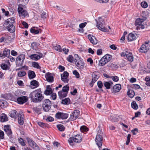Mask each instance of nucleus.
<instances>
[{
    "label": "nucleus",
    "instance_id": "1",
    "mask_svg": "<svg viewBox=\"0 0 150 150\" xmlns=\"http://www.w3.org/2000/svg\"><path fill=\"white\" fill-rule=\"evenodd\" d=\"M29 97L33 102L35 103L40 101L44 98L41 93L37 90L32 92L29 95Z\"/></svg>",
    "mask_w": 150,
    "mask_h": 150
},
{
    "label": "nucleus",
    "instance_id": "2",
    "mask_svg": "<svg viewBox=\"0 0 150 150\" xmlns=\"http://www.w3.org/2000/svg\"><path fill=\"white\" fill-rule=\"evenodd\" d=\"M83 137L82 135L77 134L75 136L70 137L68 140L69 144L71 146H73L74 145V142L80 143L82 140Z\"/></svg>",
    "mask_w": 150,
    "mask_h": 150
},
{
    "label": "nucleus",
    "instance_id": "3",
    "mask_svg": "<svg viewBox=\"0 0 150 150\" xmlns=\"http://www.w3.org/2000/svg\"><path fill=\"white\" fill-rule=\"evenodd\" d=\"M103 134V132L101 130L99 129L98 130V132L96 136L95 142L96 144L98 147H100L102 145V141L103 140V137L101 134Z\"/></svg>",
    "mask_w": 150,
    "mask_h": 150
},
{
    "label": "nucleus",
    "instance_id": "4",
    "mask_svg": "<svg viewBox=\"0 0 150 150\" xmlns=\"http://www.w3.org/2000/svg\"><path fill=\"white\" fill-rule=\"evenodd\" d=\"M121 56L123 57L126 56L127 60L130 62L133 60V56L132 53L129 51L127 49H126L123 51L121 54Z\"/></svg>",
    "mask_w": 150,
    "mask_h": 150
},
{
    "label": "nucleus",
    "instance_id": "5",
    "mask_svg": "<svg viewBox=\"0 0 150 150\" xmlns=\"http://www.w3.org/2000/svg\"><path fill=\"white\" fill-rule=\"evenodd\" d=\"M52 104L51 102L49 99H46L44 100L42 105V108L45 112H48L50 109Z\"/></svg>",
    "mask_w": 150,
    "mask_h": 150
},
{
    "label": "nucleus",
    "instance_id": "6",
    "mask_svg": "<svg viewBox=\"0 0 150 150\" xmlns=\"http://www.w3.org/2000/svg\"><path fill=\"white\" fill-rule=\"evenodd\" d=\"M111 56L109 54H106L99 61V65L103 66L108 62L111 59Z\"/></svg>",
    "mask_w": 150,
    "mask_h": 150
},
{
    "label": "nucleus",
    "instance_id": "7",
    "mask_svg": "<svg viewBox=\"0 0 150 150\" xmlns=\"http://www.w3.org/2000/svg\"><path fill=\"white\" fill-rule=\"evenodd\" d=\"M103 20L101 18H99L98 20L97 21L96 26L98 27L99 29L100 30L104 32H108V30L107 28L104 27L102 25V22Z\"/></svg>",
    "mask_w": 150,
    "mask_h": 150
},
{
    "label": "nucleus",
    "instance_id": "8",
    "mask_svg": "<svg viewBox=\"0 0 150 150\" xmlns=\"http://www.w3.org/2000/svg\"><path fill=\"white\" fill-rule=\"evenodd\" d=\"M25 59V55L24 54H21L19 55L16 59V65L18 67L22 66Z\"/></svg>",
    "mask_w": 150,
    "mask_h": 150
},
{
    "label": "nucleus",
    "instance_id": "9",
    "mask_svg": "<svg viewBox=\"0 0 150 150\" xmlns=\"http://www.w3.org/2000/svg\"><path fill=\"white\" fill-rule=\"evenodd\" d=\"M74 61L76 66L79 69H83L84 64L82 59L81 58L75 59Z\"/></svg>",
    "mask_w": 150,
    "mask_h": 150
},
{
    "label": "nucleus",
    "instance_id": "10",
    "mask_svg": "<svg viewBox=\"0 0 150 150\" xmlns=\"http://www.w3.org/2000/svg\"><path fill=\"white\" fill-rule=\"evenodd\" d=\"M18 11L21 17L24 18L28 16V14L27 11L21 7L20 6H18Z\"/></svg>",
    "mask_w": 150,
    "mask_h": 150
},
{
    "label": "nucleus",
    "instance_id": "11",
    "mask_svg": "<svg viewBox=\"0 0 150 150\" xmlns=\"http://www.w3.org/2000/svg\"><path fill=\"white\" fill-rule=\"evenodd\" d=\"M29 145L35 150H40V148L37 144L33 140L29 138H26Z\"/></svg>",
    "mask_w": 150,
    "mask_h": 150
},
{
    "label": "nucleus",
    "instance_id": "12",
    "mask_svg": "<svg viewBox=\"0 0 150 150\" xmlns=\"http://www.w3.org/2000/svg\"><path fill=\"white\" fill-rule=\"evenodd\" d=\"M68 117V114L64 113L59 112H58L55 115V117L56 118L59 119H66Z\"/></svg>",
    "mask_w": 150,
    "mask_h": 150
},
{
    "label": "nucleus",
    "instance_id": "13",
    "mask_svg": "<svg viewBox=\"0 0 150 150\" xmlns=\"http://www.w3.org/2000/svg\"><path fill=\"white\" fill-rule=\"evenodd\" d=\"M80 115V112L79 110H76L74 111L72 113L70 117V119L71 120H76L79 116Z\"/></svg>",
    "mask_w": 150,
    "mask_h": 150
},
{
    "label": "nucleus",
    "instance_id": "14",
    "mask_svg": "<svg viewBox=\"0 0 150 150\" xmlns=\"http://www.w3.org/2000/svg\"><path fill=\"white\" fill-rule=\"evenodd\" d=\"M42 54L41 53H38V54H30L29 55V57L34 60H38L40 59L42 56Z\"/></svg>",
    "mask_w": 150,
    "mask_h": 150
},
{
    "label": "nucleus",
    "instance_id": "15",
    "mask_svg": "<svg viewBox=\"0 0 150 150\" xmlns=\"http://www.w3.org/2000/svg\"><path fill=\"white\" fill-rule=\"evenodd\" d=\"M149 49V45L148 43L143 44L141 47L139 51L141 52H146Z\"/></svg>",
    "mask_w": 150,
    "mask_h": 150
},
{
    "label": "nucleus",
    "instance_id": "16",
    "mask_svg": "<svg viewBox=\"0 0 150 150\" xmlns=\"http://www.w3.org/2000/svg\"><path fill=\"white\" fill-rule=\"evenodd\" d=\"M28 100V98L27 96H23L18 98L17 100L18 103L22 104L26 102Z\"/></svg>",
    "mask_w": 150,
    "mask_h": 150
},
{
    "label": "nucleus",
    "instance_id": "17",
    "mask_svg": "<svg viewBox=\"0 0 150 150\" xmlns=\"http://www.w3.org/2000/svg\"><path fill=\"white\" fill-rule=\"evenodd\" d=\"M68 76L69 73L67 71H64L61 74V79L64 82L67 83L69 81Z\"/></svg>",
    "mask_w": 150,
    "mask_h": 150
},
{
    "label": "nucleus",
    "instance_id": "18",
    "mask_svg": "<svg viewBox=\"0 0 150 150\" xmlns=\"http://www.w3.org/2000/svg\"><path fill=\"white\" fill-rule=\"evenodd\" d=\"M137 37V35L135 33H130L128 35L127 39L129 41H132L136 39Z\"/></svg>",
    "mask_w": 150,
    "mask_h": 150
},
{
    "label": "nucleus",
    "instance_id": "19",
    "mask_svg": "<svg viewBox=\"0 0 150 150\" xmlns=\"http://www.w3.org/2000/svg\"><path fill=\"white\" fill-rule=\"evenodd\" d=\"M88 37L91 42L92 44L96 45L98 43V40L95 37L91 35H88Z\"/></svg>",
    "mask_w": 150,
    "mask_h": 150
},
{
    "label": "nucleus",
    "instance_id": "20",
    "mask_svg": "<svg viewBox=\"0 0 150 150\" xmlns=\"http://www.w3.org/2000/svg\"><path fill=\"white\" fill-rule=\"evenodd\" d=\"M30 31L31 33L33 34H37L39 33H41L42 30L40 29H38L37 27H33L31 28Z\"/></svg>",
    "mask_w": 150,
    "mask_h": 150
},
{
    "label": "nucleus",
    "instance_id": "21",
    "mask_svg": "<svg viewBox=\"0 0 150 150\" xmlns=\"http://www.w3.org/2000/svg\"><path fill=\"white\" fill-rule=\"evenodd\" d=\"M24 115L23 114H20L18 115V122L21 125H23L24 123Z\"/></svg>",
    "mask_w": 150,
    "mask_h": 150
},
{
    "label": "nucleus",
    "instance_id": "22",
    "mask_svg": "<svg viewBox=\"0 0 150 150\" xmlns=\"http://www.w3.org/2000/svg\"><path fill=\"white\" fill-rule=\"evenodd\" d=\"M121 88V86L120 84H117L113 87V91L115 93L119 92Z\"/></svg>",
    "mask_w": 150,
    "mask_h": 150
},
{
    "label": "nucleus",
    "instance_id": "23",
    "mask_svg": "<svg viewBox=\"0 0 150 150\" xmlns=\"http://www.w3.org/2000/svg\"><path fill=\"white\" fill-rule=\"evenodd\" d=\"M45 78L49 82H52L53 81V77L51 75V74L47 73L45 75Z\"/></svg>",
    "mask_w": 150,
    "mask_h": 150
},
{
    "label": "nucleus",
    "instance_id": "24",
    "mask_svg": "<svg viewBox=\"0 0 150 150\" xmlns=\"http://www.w3.org/2000/svg\"><path fill=\"white\" fill-rule=\"evenodd\" d=\"M8 31L11 33H13L15 31V28L13 24L8 25L7 26Z\"/></svg>",
    "mask_w": 150,
    "mask_h": 150
},
{
    "label": "nucleus",
    "instance_id": "25",
    "mask_svg": "<svg viewBox=\"0 0 150 150\" xmlns=\"http://www.w3.org/2000/svg\"><path fill=\"white\" fill-rule=\"evenodd\" d=\"M52 91L50 86L48 85L46 88V89L44 91V93L46 95H49L52 93Z\"/></svg>",
    "mask_w": 150,
    "mask_h": 150
},
{
    "label": "nucleus",
    "instance_id": "26",
    "mask_svg": "<svg viewBox=\"0 0 150 150\" xmlns=\"http://www.w3.org/2000/svg\"><path fill=\"white\" fill-rule=\"evenodd\" d=\"M28 75L30 79H32L34 78L36 75L34 71L31 70H29L28 71Z\"/></svg>",
    "mask_w": 150,
    "mask_h": 150
},
{
    "label": "nucleus",
    "instance_id": "27",
    "mask_svg": "<svg viewBox=\"0 0 150 150\" xmlns=\"http://www.w3.org/2000/svg\"><path fill=\"white\" fill-rule=\"evenodd\" d=\"M0 120L1 122H4L8 121L7 116L4 114H2L0 116Z\"/></svg>",
    "mask_w": 150,
    "mask_h": 150
},
{
    "label": "nucleus",
    "instance_id": "28",
    "mask_svg": "<svg viewBox=\"0 0 150 150\" xmlns=\"http://www.w3.org/2000/svg\"><path fill=\"white\" fill-rule=\"evenodd\" d=\"M17 112L16 110H12L10 112V116L12 118H16L17 117Z\"/></svg>",
    "mask_w": 150,
    "mask_h": 150
},
{
    "label": "nucleus",
    "instance_id": "29",
    "mask_svg": "<svg viewBox=\"0 0 150 150\" xmlns=\"http://www.w3.org/2000/svg\"><path fill=\"white\" fill-rule=\"evenodd\" d=\"M6 22V24L7 25L13 24L15 22V19L13 17H12L7 19Z\"/></svg>",
    "mask_w": 150,
    "mask_h": 150
},
{
    "label": "nucleus",
    "instance_id": "30",
    "mask_svg": "<svg viewBox=\"0 0 150 150\" xmlns=\"http://www.w3.org/2000/svg\"><path fill=\"white\" fill-rule=\"evenodd\" d=\"M60 98H62L66 97L67 95V93L65 92L62 91H59L58 93Z\"/></svg>",
    "mask_w": 150,
    "mask_h": 150
},
{
    "label": "nucleus",
    "instance_id": "31",
    "mask_svg": "<svg viewBox=\"0 0 150 150\" xmlns=\"http://www.w3.org/2000/svg\"><path fill=\"white\" fill-rule=\"evenodd\" d=\"M144 19L138 18L137 19L135 22V25L136 26L142 24V23L144 21Z\"/></svg>",
    "mask_w": 150,
    "mask_h": 150
},
{
    "label": "nucleus",
    "instance_id": "32",
    "mask_svg": "<svg viewBox=\"0 0 150 150\" xmlns=\"http://www.w3.org/2000/svg\"><path fill=\"white\" fill-rule=\"evenodd\" d=\"M31 87L32 86H34L33 88H36L39 86V83L36 80H33L31 82Z\"/></svg>",
    "mask_w": 150,
    "mask_h": 150
},
{
    "label": "nucleus",
    "instance_id": "33",
    "mask_svg": "<svg viewBox=\"0 0 150 150\" xmlns=\"http://www.w3.org/2000/svg\"><path fill=\"white\" fill-rule=\"evenodd\" d=\"M10 53V50L6 48L4 49L2 54L3 57H8L9 56Z\"/></svg>",
    "mask_w": 150,
    "mask_h": 150
},
{
    "label": "nucleus",
    "instance_id": "34",
    "mask_svg": "<svg viewBox=\"0 0 150 150\" xmlns=\"http://www.w3.org/2000/svg\"><path fill=\"white\" fill-rule=\"evenodd\" d=\"M127 95L131 98H132L134 96V91L131 90H129L127 93Z\"/></svg>",
    "mask_w": 150,
    "mask_h": 150
},
{
    "label": "nucleus",
    "instance_id": "35",
    "mask_svg": "<svg viewBox=\"0 0 150 150\" xmlns=\"http://www.w3.org/2000/svg\"><path fill=\"white\" fill-rule=\"evenodd\" d=\"M18 1L20 4L19 6H21L22 5H24L27 4L28 1V0H19Z\"/></svg>",
    "mask_w": 150,
    "mask_h": 150
},
{
    "label": "nucleus",
    "instance_id": "36",
    "mask_svg": "<svg viewBox=\"0 0 150 150\" xmlns=\"http://www.w3.org/2000/svg\"><path fill=\"white\" fill-rule=\"evenodd\" d=\"M131 106L132 108L135 110H137L138 108L137 105L135 101H133L132 103Z\"/></svg>",
    "mask_w": 150,
    "mask_h": 150
},
{
    "label": "nucleus",
    "instance_id": "37",
    "mask_svg": "<svg viewBox=\"0 0 150 150\" xmlns=\"http://www.w3.org/2000/svg\"><path fill=\"white\" fill-rule=\"evenodd\" d=\"M70 101V100L69 98H67L64 100H62V103L63 104L67 105L69 103Z\"/></svg>",
    "mask_w": 150,
    "mask_h": 150
},
{
    "label": "nucleus",
    "instance_id": "38",
    "mask_svg": "<svg viewBox=\"0 0 150 150\" xmlns=\"http://www.w3.org/2000/svg\"><path fill=\"white\" fill-rule=\"evenodd\" d=\"M26 74V73L24 71H21L18 72V76L19 77H21L24 76Z\"/></svg>",
    "mask_w": 150,
    "mask_h": 150
},
{
    "label": "nucleus",
    "instance_id": "39",
    "mask_svg": "<svg viewBox=\"0 0 150 150\" xmlns=\"http://www.w3.org/2000/svg\"><path fill=\"white\" fill-rule=\"evenodd\" d=\"M32 66L33 67L38 69H40V67L39 65L38 64L35 62H34L32 63Z\"/></svg>",
    "mask_w": 150,
    "mask_h": 150
},
{
    "label": "nucleus",
    "instance_id": "40",
    "mask_svg": "<svg viewBox=\"0 0 150 150\" xmlns=\"http://www.w3.org/2000/svg\"><path fill=\"white\" fill-rule=\"evenodd\" d=\"M98 76L95 74H92V81L93 83H95L96 81L98 79Z\"/></svg>",
    "mask_w": 150,
    "mask_h": 150
},
{
    "label": "nucleus",
    "instance_id": "41",
    "mask_svg": "<svg viewBox=\"0 0 150 150\" xmlns=\"http://www.w3.org/2000/svg\"><path fill=\"white\" fill-rule=\"evenodd\" d=\"M80 130L81 132H84L87 131L88 129L85 126H82L81 127Z\"/></svg>",
    "mask_w": 150,
    "mask_h": 150
},
{
    "label": "nucleus",
    "instance_id": "42",
    "mask_svg": "<svg viewBox=\"0 0 150 150\" xmlns=\"http://www.w3.org/2000/svg\"><path fill=\"white\" fill-rule=\"evenodd\" d=\"M57 127L58 130L60 131H63L64 130L65 128L64 126L62 125H57Z\"/></svg>",
    "mask_w": 150,
    "mask_h": 150
},
{
    "label": "nucleus",
    "instance_id": "43",
    "mask_svg": "<svg viewBox=\"0 0 150 150\" xmlns=\"http://www.w3.org/2000/svg\"><path fill=\"white\" fill-rule=\"evenodd\" d=\"M145 80L146 81V85L147 86H150V77L146 76L145 79Z\"/></svg>",
    "mask_w": 150,
    "mask_h": 150
},
{
    "label": "nucleus",
    "instance_id": "44",
    "mask_svg": "<svg viewBox=\"0 0 150 150\" xmlns=\"http://www.w3.org/2000/svg\"><path fill=\"white\" fill-rule=\"evenodd\" d=\"M67 59L68 61L71 63L73 62L74 61L73 57L71 55H70L68 57Z\"/></svg>",
    "mask_w": 150,
    "mask_h": 150
},
{
    "label": "nucleus",
    "instance_id": "45",
    "mask_svg": "<svg viewBox=\"0 0 150 150\" xmlns=\"http://www.w3.org/2000/svg\"><path fill=\"white\" fill-rule=\"evenodd\" d=\"M104 86L107 89L110 88L111 84L109 82H105L104 83Z\"/></svg>",
    "mask_w": 150,
    "mask_h": 150
},
{
    "label": "nucleus",
    "instance_id": "46",
    "mask_svg": "<svg viewBox=\"0 0 150 150\" xmlns=\"http://www.w3.org/2000/svg\"><path fill=\"white\" fill-rule=\"evenodd\" d=\"M69 90V87L68 85H66L64 86L62 89V91H64L65 92L68 93V91Z\"/></svg>",
    "mask_w": 150,
    "mask_h": 150
},
{
    "label": "nucleus",
    "instance_id": "47",
    "mask_svg": "<svg viewBox=\"0 0 150 150\" xmlns=\"http://www.w3.org/2000/svg\"><path fill=\"white\" fill-rule=\"evenodd\" d=\"M1 67L2 69L4 70H6L8 68V66L6 64H2L1 65Z\"/></svg>",
    "mask_w": 150,
    "mask_h": 150
},
{
    "label": "nucleus",
    "instance_id": "48",
    "mask_svg": "<svg viewBox=\"0 0 150 150\" xmlns=\"http://www.w3.org/2000/svg\"><path fill=\"white\" fill-rule=\"evenodd\" d=\"M6 103V102L0 100V107H1V108L6 107V106L5 105Z\"/></svg>",
    "mask_w": 150,
    "mask_h": 150
},
{
    "label": "nucleus",
    "instance_id": "49",
    "mask_svg": "<svg viewBox=\"0 0 150 150\" xmlns=\"http://www.w3.org/2000/svg\"><path fill=\"white\" fill-rule=\"evenodd\" d=\"M110 78L112 79L113 81L117 82L119 80V78L116 76H111Z\"/></svg>",
    "mask_w": 150,
    "mask_h": 150
},
{
    "label": "nucleus",
    "instance_id": "50",
    "mask_svg": "<svg viewBox=\"0 0 150 150\" xmlns=\"http://www.w3.org/2000/svg\"><path fill=\"white\" fill-rule=\"evenodd\" d=\"M54 49L58 51L59 52L62 51V49L61 47L59 45H57L56 46H55L54 47Z\"/></svg>",
    "mask_w": 150,
    "mask_h": 150
},
{
    "label": "nucleus",
    "instance_id": "51",
    "mask_svg": "<svg viewBox=\"0 0 150 150\" xmlns=\"http://www.w3.org/2000/svg\"><path fill=\"white\" fill-rule=\"evenodd\" d=\"M18 141L21 144V145L25 146V142H24L22 138H19Z\"/></svg>",
    "mask_w": 150,
    "mask_h": 150
},
{
    "label": "nucleus",
    "instance_id": "52",
    "mask_svg": "<svg viewBox=\"0 0 150 150\" xmlns=\"http://www.w3.org/2000/svg\"><path fill=\"white\" fill-rule=\"evenodd\" d=\"M141 6L143 8H146L147 7L148 5L146 1H144L141 2Z\"/></svg>",
    "mask_w": 150,
    "mask_h": 150
},
{
    "label": "nucleus",
    "instance_id": "53",
    "mask_svg": "<svg viewBox=\"0 0 150 150\" xmlns=\"http://www.w3.org/2000/svg\"><path fill=\"white\" fill-rule=\"evenodd\" d=\"M73 74L75 75L76 77L77 78H79V73L77 71L75 70L73 71Z\"/></svg>",
    "mask_w": 150,
    "mask_h": 150
},
{
    "label": "nucleus",
    "instance_id": "54",
    "mask_svg": "<svg viewBox=\"0 0 150 150\" xmlns=\"http://www.w3.org/2000/svg\"><path fill=\"white\" fill-rule=\"evenodd\" d=\"M38 124L40 126L42 127H44L46 126L45 124L40 122H38Z\"/></svg>",
    "mask_w": 150,
    "mask_h": 150
},
{
    "label": "nucleus",
    "instance_id": "55",
    "mask_svg": "<svg viewBox=\"0 0 150 150\" xmlns=\"http://www.w3.org/2000/svg\"><path fill=\"white\" fill-rule=\"evenodd\" d=\"M132 132L133 135H135L138 132V129L136 128L132 130Z\"/></svg>",
    "mask_w": 150,
    "mask_h": 150
},
{
    "label": "nucleus",
    "instance_id": "56",
    "mask_svg": "<svg viewBox=\"0 0 150 150\" xmlns=\"http://www.w3.org/2000/svg\"><path fill=\"white\" fill-rule=\"evenodd\" d=\"M97 85L98 87L100 88H102L103 86V84L102 82L100 81H98L97 83Z\"/></svg>",
    "mask_w": 150,
    "mask_h": 150
},
{
    "label": "nucleus",
    "instance_id": "57",
    "mask_svg": "<svg viewBox=\"0 0 150 150\" xmlns=\"http://www.w3.org/2000/svg\"><path fill=\"white\" fill-rule=\"evenodd\" d=\"M132 86V88L135 89H139L140 87L139 85L137 84H133Z\"/></svg>",
    "mask_w": 150,
    "mask_h": 150
},
{
    "label": "nucleus",
    "instance_id": "58",
    "mask_svg": "<svg viewBox=\"0 0 150 150\" xmlns=\"http://www.w3.org/2000/svg\"><path fill=\"white\" fill-rule=\"evenodd\" d=\"M47 121L52 122L54 120V118L52 117H48L46 119Z\"/></svg>",
    "mask_w": 150,
    "mask_h": 150
},
{
    "label": "nucleus",
    "instance_id": "59",
    "mask_svg": "<svg viewBox=\"0 0 150 150\" xmlns=\"http://www.w3.org/2000/svg\"><path fill=\"white\" fill-rule=\"evenodd\" d=\"M31 48L33 49L36 50L37 47L36 44L35 43H33L31 44Z\"/></svg>",
    "mask_w": 150,
    "mask_h": 150
},
{
    "label": "nucleus",
    "instance_id": "60",
    "mask_svg": "<svg viewBox=\"0 0 150 150\" xmlns=\"http://www.w3.org/2000/svg\"><path fill=\"white\" fill-rule=\"evenodd\" d=\"M10 129V126L8 125H5L4 127V130L6 132Z\"/></svg>",
    "mask_w": 150,
    "mask_h": 150
},
{
    "label": "nucleus",
    "instance_id": "61",
    "mask_svg": "<svg viewBox=\"0 0 150 150\" xmlns=\"http://www.w3.org/2000/svg\"><path fill=\"white\" fill-rule=\"evenodd\" d=\"M144 26L142 24L140 25L137 26V30L138 29L141 28V29H144Z\"/></svg>",
    "mask_w": 150,
    "mask_h": 150
},
{
    "label": "nucleus",
    "instance_id": "62",
    "mask_svg": "<svg viewBox=\"0 0 150 150\" xmlns=\"http://www.w3.org/2000/svg\"><path fill=\"white\" fill-rule=\"evenodd\" d=\"M4 132L0 130V138L1 139H3L4 137Z\"/></svg>",
    "mask_w": 150,
    "mask_h": 150
},
{
    "label": "nucleus",
    "instance_id": "63",
    "mask_svg": "<svg viewBox=\"0 0 150 150\" xmlns=\"http://www.w3.org/2000/svg\"><path fill=\"white\" fill-rule=\"evenodd\" d=\"M22 24L25 28H28V24L25 21H23Z\"/></svg>",
    "mask_w": 150,
    "mask_h": 150
},
{
    "label": "nucleus",
    "instance_id": "64",
    "mask_svg": "<svg viewBox=\"0 0 150 150\" xmlns=\"http://www.w3.org/2000/svg\"><path fill=\"white\" fill-rule=\"evenodd\" d=\"M86 24V22L84 23H81L79 24V27L81 28H82L84 27Z\"/></svg>",
    "mask_w": 150,
    "mask_h": 150
}]
</instances>
